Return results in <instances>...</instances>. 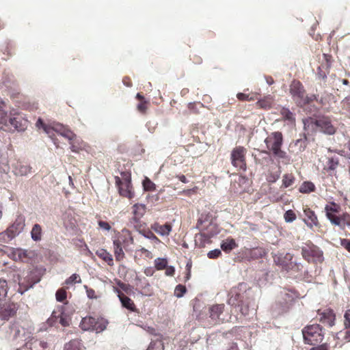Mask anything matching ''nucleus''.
Wrapping results in <instances>:
<instances>
[{
    "label": "nucleus",
    "mask_w": 350,
    "mask_h": 350,
    "mask_svg": "<svg viewBox=\"0 0 350 350\" xmlns=\"http://www.w3.org/2000/svg\"><path fill=\"white\" fill-rule=\"evenodd\" d=\"M267 150L262 152L267 154H272L278 159H281L282 162L288 163L290 159L286 152L282 150L284 142V137L282 132L274 131L271 133L265 139Z\"/></svg>",
    "instance_id": "obj_1"
},
{
    "label": "nucleus",
    "mask_w": 350,
    "mask_h": 350,
    "mask_svg": "<svg viewBox=\"0 0 350 350\" xmlns=\"http://www.w3.org/2000/svg\"><path fill=\"white\" fill-rule=\"evenodd\" d=\"M340 208V205L334 202H330L324 208L325 215L332 225L345 230L346 227L350 228V214L347 212L339 214Z\"/></svg>",
    "instance_id": "obj_2"
},
{
    "label": "nucleus",
    "mask_w": 350,
    "mask_h": 350,
    "mask_svg": "<svg viewBox=\"0 0 350 350\" xmlns=\"http://www.w3.org/2000/svg\"><path fill=\"white\" fill-rule=\"evenodd\" d=\"M304 341L306 344L315 345L322 342L324 338L323 327L319 324L309 325L302 329Z\"/></svg>",
    "instance_id": "obj_3"
},
{
    "label": "nucleus",
    "mask_w": 350,
    "mask_h": 350,
    "mask_svg": "<svg viewBox=\"0 0 350 350\" xmlns=\"http://www.w3.org/2000/svg\"><path fill=\"white\" fill-rule=\"evenodd\" d=\"M6 124L4 128H0V129L8 131L14 128V130L18 131H24L28 126V121L21 113L11 110L9 116H7Z\"/></svg>",
    "instance_id": "obj_4"
},
{
    "label": "nucleus",
    "mask_w": 350,
    "mask_h": 350,
    "mask_svg": "<svg viewBox=\"0 0 350 350\" xmlns=\"http://www.w3.org/2000/svg\"><path fill=\"white\" fill-rule=\"evenodd\" d=\"M301 255L308 262L318 263L323 261V252L312 243L302 247Z\"/></svg>",
    "instance_id": "obj_5"
},
{
    "label": "nucleus",
    "mask_w": 350,
    "mask_h": 350,
    "mask_svg": "<svg viewBox=\"0 0 350 350\" xmlns=\"http://www.w3.org/2000/svg\"><path fill=\"white\" fill-rule=\"evenodd\" d=\"M289 90L293 100L297 106L303 107L306 105V90L299 80L294 79L292 81Z\"/></svg>",
    "instance_id": "obj_6"
},
{
    "label": "nucleus",
    "mask_w": 350,
    "mask_h": 350,
    "mask_svg": "<svg viewBox=\"0 0 350 350\" xmlns=\"http://www.w3.org/2000/svg\"><path fill=\"white\" fill-rule=\"evenodd\" d=\"M246 153L247 150L243 146H239L234 148L230 153L232 165L239 170L245 171L247 169Z\"/></svg>",
    "instance_id": "obj_7"
},
{
    "label": "nucleus",
    "mask_w": 350,
    "mask_h": 350,
    "mask_svg": "<svg viewBox=\"0 0 350 350\" xmlns=\"http://www.w3.org/2000/svg\"><path fill=\"white\" fill-rule=\"evenodd\" d=\"M225 305L215 304L209 308V318L207 319V322H204V327H210L221 323H224L225 321V316L224 314Z\"/></svg>",
    "instance_id": "obj_8"
},
{
    "label": "nucleus",
    "mask_w": 350,
    "mask_h": 350,
    "mask_svg": "<svg viewBox=\"0 0 350 350\" xmlns=\"http://www.w3.org/2000/svg\"><path fill=\"white\" fill-rule=\"evenodd\" d=\"M80 327L83 330H94L100 332L106 328L107 322L103 318L96 319L89 316L82 319Z\"/></svg>",
    "instance_id": "obj_9"
},
{
    "label": "nucleus",
    "mask_w": 350,
    "mask_h": 350,
    "mask_svg": "<svg viewBox=\"0 0 350 350\" xmlns=\"http://www.w3.org/2000/svg\"><path fill=\"white\" fill-rule=\"evenodd\" d=\"M293 256L291 253L278 254L273 256V261L275 265L281 267L284 270L289 271L295 270L298 271L300 265L293 261Z\"/></svg>",
    "instance_id": "obj_10"
},
{
    "label": "nucleus",
    "mask_w": 350,
    "mask_h": 350,
    "mask_svg": "<svg viewBox=\"0 0 350 350\" xmlns=\"http://www.w3.org/2000/svg\"><path fill=\"white\" fill-rule=\"evenodd\" d=\"M19 306L11 300L0 301V319L8 321L16 315Z\"/></svg>",
    "instance_id": "obj_11"
},
{
    "label": "nucleus",
    "mask_w": 350,
    "mask_h": 350,
    "mask_svg": "<svg viewBox=\"0 0 350 350\" xmlns=\"http://www.w3.org/2000/svg\"><path fill=\"white\" fill-rule=\"evenodd\" d=\"M208 218V216H206L203 219V216H202L198 219L196 227L201 232H204L205 234L213 238L219 233V230L217 224L209 220Z\"/></svg>",
    "instance_id": "obj_12"
},
{
    "label": "nucleus",
    "mask_w": 350,
    "mask_h": 350,
    "mask_svg": "<svg viewBox=\"0 0 350 350\" xmlns=\"http://www.w3.org/2000/svg\"><path fill=\"white\" fill-rule=\"evenodd\" d=\"M115 180L120 196L129 199L134 198L135 193L133 190L131 178L129 177L121 179L120 177L116 176Z\"/></svg>",
    "instance_id": "obj_13"
},
{
    "label": "nucleus",
    "mask_w": 350,
    "mask_h": 350,
    "mask_svg": "<svg viewBox=\"0 0 350 350\" xmlns=\"http://www.w3.org/2000/svg\"><path fill=\"white\" fill-rule=\"evenodd\" d=\"M63 306L59 307L57 310L53 312L51 317L49 319V321L51 324L59 323L63 327H67L69 325L70 322V318L68 315L63 312Z\"/></svg>",
    "instance_id": "obj_14"
},
{
    "label": "nucleus",
    "mask_w": 350,
    "mask_h": 350,
    "mask_svg": "<svg viewBox=\"0 0 350 350\" xmlns=\"http://www.w3.org/2000/svg\"><path fill=\"white\" fill-rule=\"evenodd\" d=\"M315 125L319 127L323 133L332 135L335 133V127L332 125L329 117L323 116L314 121Z\"/></svg>",
    "instance_id": "obj_15"
},
{
    "label": "nucleus",
    "mask_w": 350,
    "mask_h": 350,
    "mask_svg": "<svg viewBox=\"0 0 350 350\" xmlns=\"http://www.w3.org/2000/svg\"><path fill=\"white\" fill-rule=\"evenodd\" d=\"M136 289L139 293L144 296H150L153 293L152 288L146 278H135Z\"/></svg>",
    "instance_id": "obj_16"
},
{
    "label": "nucleus",
    "mask_w": 350,
    "mask_h": 350,
    "mask_svg": "<svg viewBox=\"0 0 350 350\" xmlns=\"http://www.w3.org/2000/svg\"><path fill=\"white\" fill-rule=\"evenodd\" d=\"M25 221L23 216H18L14 222L7 228V232L9 234L10 238H14L24 229Z\"/></svg>",
    "instance_id": "obj_17"
},
{
    "label": "nucleus",
    "mask_w": 350,
    "mask_h": 350,
    "mask_svg": "<svg viewBox=\"0 0 350 350\" xmlns=\"http://www.w3.org/2000/svg\"><path fill=\"white\" fill-rule=\"evenodd\" d=\"M113 291L118 295L122 307L131 312L137 311L136 306L131 298L124 295L118 287L113 286Z\"/></svg>",
    "instance_id": "obj_18"
},
{
    "label": "nucleus",
    "mask_w": 350,
    "mask_h": 350,
    "mask_svg": "<svg viewBox=\"0 0 350 350\" xmlns=\"http://www.w3.org/2000/svg\"><path fill=\"white\" fill-rule=\"evenodd\" d=\"M317 313L319 316V321L323 324L327 325L329 327H332L334 325L336 315L333 310L327 308L322 312L321 310H319Z\"/></svg>",
    "instance_id": "obj_19"
},
{
    "label": "nucleus",
    "mask_w": 350,
    "mask_h": 350,
    "mask_svg": "<svg viewBox=\"0 0 350 350\" xmlns=\"http://www.w3.org/2000/svg\"><path fill=\"white\" fill-rule=\"evenodd\" d=\"M146 212V206L143 204H135L132 206V213L133 215L131 219V222L134 224H138L141 218Z\"/></svg>",
    "instance_id": "obj_20"
},
{
    "label": "nucleus",
    "mask_w": 350,
    "mask_h": 350,
    "mask_svg": "<svg viewBox=\"0 0 350 350\" xmlns=\"http://www.w3.org/2000/svg\"><path fill=\"white\" fill-rule=\"evenodd\" d=\"M31 254L32 252L21 248L13 249L11 252V255L14 260L22 262H28L31 258L30 255Z\"/></svg>",
    "instance_id": "obj_21"
},
{
    "label": "nucleus",
    "mask_w": 350,
    "mask_h": 350,
    "mask_svg": "<svg viewBox=\"0 0 350 350\" xmlns=\"http://www.w3.org/2000/svg\"><path fill=\"white\" fill-rule=\"evenodd\" d=\"M304 213L306 217V219H304V221L308 227L312 228L313 226H319V222L314 211L308 207H306L304 208Z\"/></svg>",
    "instance_id": "obj_22"
},
{
    "label": "nucleus",
    "mask_w": 350,
    "mask_h": 350,
    "mask_svg": "<svg viewBox=\"0 0 350 350\" xmlns=\"http://www.w3.org/2000/svg\"><path fill=\"white\" fill-rule=\"evenodd\" d=\"M151 229L161 236H168L172 231V226L168 222L163 225L155 222L151 225Z\"/></svg>",
    "instance_id": "obj_23"
},
{
    "label": "nucleus",
    "mask_w": 350,
    "mask_h": 350,
    "mask_svg": "<svg viewBox=\"0 0 350 350\" xmlns=\"http://www.w3.org/2000/svg\"><path fill=\"white\" fill-rule=\"evenodd\" d=\"M243 295L237 288H232L230 293V297L228 300V304L232 306H240L243 304Z\"/></svg>",
    "instance_id": "obj_24"
},
{
    "label": "nucleus",
    "mask_w": 350,
    "mask_h": 350,
    "mask_svg": "<svg viewBox=\"0 0 350 350\" xmlns=\"http://www.w3.org/2000/svg\"><path fill=\"white\" fill-rule=\"evenodd\" d=\"M211 237L204 234V232H200L195 236V245L199 248H204L206 245L212 243Z\"/></svg>",
    "instance_id": "obj_25"
},
{
    "label": "nucleus",
    "mask_w": 350,
    "mask_h": 350,
    "mask_svg": "<svg viewBox=\"0 0 350 350\" xmlns=\"http://www.w3.org/2000/svg\"><path fill=\"white\" fill-rule=\"evenodd\" d=\"M96 254L108 265L113 266V259L112 255L103 248L98 249L96 252Z\"/></svg>",
    "instance_id": "obj_26"
},
{
    "label": "nucleus",
    "mask_w": 350,
    "mask_h": 350,
    "mask_svg": "<svg viewBox=\"0 0 350 350\" xmlns=\"http://www.w3.org/2000/svg\"><path fill=\"white\" fill-rule=\"evenodd\" d=\"M238 245L235 240L231 237H228L224 240L221 243V250L226 253H230L232 250L237 247Z\"/></svg>",
    "instance_id": "obj_27"
},
{
    "label": "nucleus",
    "mask_w": 350,
    "mask_h": 350,
    "mask_svg": "<svg viewBox=\"0 0 350 350\" xmlns=\"http://www.w3.org/2000/svg\"><path fill=\"white\" fill-rule=\"evenodd\" d=\"M136 98L139 100L137 105V109L142 114H146L148 109L149 101L145 100L144 96L141 93H137Z\"/></svg>",
    "instance_id": "obj_28"
},
{
    "label": "nucleus",
    "mask_w": 350,
    "mask_h": 350,
    "mask_svg": "<svg viewBox=\"0 0 350 350\" xmlns=\"http://www.w3.org/2000/svg\"><path fill=\"white\" fill-rule=\"evenodd\" d=\"M5 102L0 98V128H4L7 125L8 113L5 109Z\"/></svg>",
    "instance_id": "obj_29"
},
{
    "label": "nucleus",
    "mask_w": 350,
    "mask_h": 350,
    "mask_svg": "<svg viewBox=\"0 0 350 350\" xmlns=\"http://www.w3.org/2000/svg\"><path fill=\"white\" fill-rule=\"evenodd\" d=\"M31 237L34 241H40L42 237V228L38 224H36L33 226L31 230Z\"/></svg>",
    "instance_id": "obj_30"
},
{
    "label": "nucleus",
    "mask_w": 350,
    "mask_h": 350,
    "mask_svg": "<svg viewBox=\"0 0 350 350\" xmlns=\"http://www.w3.org/2000/svg\"><path fill=\"white\" fill-rule=\"evenodd\" d=\"M273 104V98L271 96H265L262 99L258 100L256 105L260 109H269Z\"/></svg>",
    "instance_id": "obj_31"
},
{
    "label": "nucleus",
    "mask_w": 350,
    "mask_h": 350,
    "mask_svg": "<svg viewBox=\"0 0 350 350\" xmlns=\"http://www.w3.org/2000/svg\"><path fill=\"white\" fill-rule=\"evenodd\" d=\"M31 167L27 165L18 163L14 170V172L16 176H26L31 172Z\"/></svg>",
    "instance_id": "obj_32"
},
{
    "label": "nucleus",
    "mask_w": 350,
    "mask_h": 350,
    "mask_svg": "<svg viewBox=\"0 0 350 350\" xmlns=\"http://www.w3.org/2000/svg\"><path fill=\"white\" fill-rule=\"evenodd\" d=\"M64 350H83L81 340L78 339L70 340L65 345Z\"/></svg>",
    "instance_id": "obj_33"
},
{
    "label": "nucleus",
    "mask_w": 350,
    "mask_h": 350,
    "mask_svg": "<svg viewBox=\"0 0 350 350\" xmlns=\"http://www.w3.org/2000/svg\"><path fill=\"white\" fill-rule=\"evenodd\" d=\"M316 190V187L313 183L310 181H304L300 186L299 191L302 193H310Z\"/></svg>",
    "instance_id": "obj_34"
},
{
    "label": "nucleus",
    "mask_w": 350,
    "mask_h": 350,
    "mask_svg": "<svg viewBox=\"0 0 350 350\" xmlns=\"http://www.w3.org/2000/svg\"><path fill=\"white\" fill-rule=\"evenodd\" d=\"M334 62L333 57L332 55L323 53V57L321 61V66L324 68V70H330L332 63Z\"/></svg>",
    "instance_id": "obj_35"
},
{
    "label": "nucleus",
    "mask_w": 350,
    "mask_h": 350,
    "mask_svg": "<svg viewBox=\"0 0 350 350\" xmlns=\"http://www.w3.org/2000/svg\"><path fill=\"white\" fill-rule=\"evenodd\" d=\"M70 150L73 152L79 153L83 149V142L82 140L77 139V137L72 141H70Z\"/></svg>",
    "instance_id": "obj_36"
},
{
    "label": "nucleus",
    "mask_w": 350,
    "mask_h": 350,
    "mask_svg": "<svg viewBox=\"0 0 350 350\" xmlns=\"http://www.w3.org/2000/svg\"><path fill=\"white\" fill-rule=\"evenodd\" d=\"M280 114L283 120H287L291 123L295 122L294 114L288 108L282 107L280 110Z\"/></svg>",
    "instance_id": "obj_37"
},
{
    "label": "nucleus",
    "mask_w": 350,
    "mask_h": 350,
    "mask_svg": "<svg viewBox=\"0 0 350 350\" xmlns=\"http://www.w3.org/2000/svg\"><path fill=\"white\" fill-rule=\"evenodd\" d=\"M294 146L297 148V153L304 152L307 147V137L306 135H304L303 137L297 139L294 143Z\"/></svg>",
    "instance_id": "obj_38"
},
{
    "label": "nucleus",
    "mask_w": 350,
    "mask_h": 350,
    "mask_svg": "<svg viewBox=\"0 0 350 350\" xmlns=\"http://www.w3.org/2000/svg\"><path fill=\"white\" fill-rule=\"evenodd\" d=\"M237 98L241 101H252L258 99V94L256 93L245 94V93H238Z\"/></svg>",
    "instance_id": "obj_39"
},
{
    "label": "nucleus",
    "mask_w": 350,
    "mask_h": 350,
    "mask_svg": "<svg viewBox=\"0 0 350 350\" xmlns=\"http://www.w3.org/2000/svg\"><path fill=\"white\" fill-rule=\"evenodd\" d=\"M56 300L59 302H62L64 304H67V292L64 288H59L55 293Z\"/></svg>",
    "instance_id": "obj_40"
},
{
    "label": "nucleus",
    "mask_w": 350,
    "mask_h": 350,
    "mask_svg": "<svg viewBox=\"0 0 350 350\" xmlns=\"http://www.w3.org/2000/svg\"><path fill=\"white\" fill-rule=\"evenodd\" d=\"M8 289L7 281L4 279H0V301L6 297Z\"/></svg>",
    "instance_id": "obj_41"
},
{
    "label": "nucleus",
    "mask_w": 350,
    "mask_h": 350,
    "mask_svg": "<svg viewBox=\"0 0 350 350\" xmlns=\"http://www.w3.org/2000/svg\"><path fill=\"white\" fill-rule=\"evenodd\" d=\"M146 350H164L163 342L161 339L152 340Z\"/></svg>",
    "instance_id": "obj_42"
},
{
    "label": "nucleus",
    "mask_w": 350,
    "mask_h": 350,
    "mask_svg": "<svg viewBox=\"0 0 350 350\" xmlns=\"http://www.w3.org/2000/svg\"><path fill=\"white\" fill-rule=\"evenodd\" d=\"M250 254L253 258H262L267 254V252L263 247H258L251 250Z\"/></svg>",
    "instance_id": "obj_43"
},
{
    "label": "nucleus",
    "mask_w": 350,
    "mask_h": 350,
    "mask_svg": "<svg viewBox=\"0 0 350 350\" xmlns=\"http://www.w3.org/2000/svg\"><path fill=\"white\" fill-rule=\"evenodd\" d=\"M157 270H163L167 266V260L163 258H157L154 261Z\"/></svg>",
    "instance_id": "obj_44"
},
{
    "label": "nucleus",
    "mask_w": 350,
    "mask_h": 350,
    "mask_svg": "<svg viewBox=\"0 0 350 350\" xmlns=\"http://www.w3.org/2000/svg\"><path fill=\"white\" fill-rule=\"evenodd\" d=\"M295 181V177L292 174H286L283 176L282 185L287 188L291 186Z\"/></svg>",
    "instance_id": "obj_45"
},
{
    "label": "nucleus",
    "mask_w": 350,
    "mask_h": 350,
    "mask_svg": "<svg viewBox=\"0 0 350 350\" xmlns=\"http://www.w3.org/2000/svg\"><path fill=\"white\" fill-rule=\"evenodd\" d=\"M81 279L79 276V275L77 273H73L72 275H70L69 278H68L65 280V284L67 286L73 285L76 283H81Z\"/></svg>",
    "instance_id": "obj_46"
},
{
    "label": "nucleus",
    "mask_w": 350,
    "mask_h": 350,
    "mask_svg": "<svg viewBox=\"0 0 350 350\" xmlns=\"http://www.w3.org/2000/svg\"><path fill=\"white\" fill-rule=\"evenodd\" d=\"M204 107V105L200 102H194L188 104L189 109L194 113H198L199 109Z\"/></svg>",
    "instance_id": "obj_47"
},
{
    "label": "nucleus",
    "mask_w": 350,
    "mask_h": 350,
    "mask_svg": "<svg viewBox=\"0 0 350 350\" xmlns=\"http://www.w3.org/2000/svg\"><path fill=\"white\" fill-rule=\"evenodd\" d=\"M36 125L38 128H42L43 130L44 131V132L48 134L49 136H51V126L50 125H47L46 124L41 118H39L36 123Z\"/></svg>",
    "instance_id": "obj_48"
},
{
    "label": "nucleus",
    "mask_w": 350,
    "mask_h": 350,
    "mask_svg": "<svg viewBox=\"0 0 350 350\" xmlns=\"http://www.w3.org/2000/svg\"><path fill=\"white\" fill-rule=\"evenodd\" d=\"M113 253L116 258V260L118 262L122 261L125 257V254L122 247L113 248Z\"/></svg>",
    "instance_id": "obj_49"
},
{
    "label": "nucleus",
    "mask_w": 350,
    "mask_h": 350,
    "mask_svg": "<svg viewBox=\"0 0 350 350\" xmlns=\"http://www.w3.org/2000/svg\"><path fill=\"white\" fill-rule=\"evenodd\" d=\"M65 127L66 126H64V125L58 123L54 124L53 126H51V136L49 137L53 138V136L54 135V132L61 135Z\"/></svg>",
    "instance_id": "obj_50"
},
{
    "label": "nucleus",
    "mask_w": 350,
    "mask_h": 350,
    "mask_svg": "<svg viewBox=\"0 0 350 350\" xmlns=\"http://www.w3.org/2000/svg\"><path fill=\"white\" fill-rule=\"evenodd\" d=\"M61 135L68 139L69 142L74 140L76 138V135L67 127L64 128Z\"/></svg>",
    "instance_id": "obj_51"
},
{
    "label": "nucleus",
    "mask_w": 350,
    "mask_h": 350,
    "mask_svg": "<svg viewBox=\"0 0 350 350\" xmlns=\"http://www.w3.org/2000/svg\"><path fill=\"white\" fill-rule=\"evenodd\" d=\"M280 178V172H269L267 174L266 179L270 183H273L276 182L277 180Z\"/></svg>",
    "instance_id": "obj_52"
},
{
    "label": "nucleus",
    "mask_w": 350,
    "mask_h": 350,
    "mask_svg": "<svg viewBox=\"0 0 350 350\" xmlns=\"http://www.w3.org/2000/svg\"><path fill=\"white\" fill-rule=\"evenodd\" d=\"M284 218L286 222H293L297 218L295 213L292 210H288L284 215Z\"/></svg>",
    "instance_id": "obj_53"
},
{
    "label": "nucleus",
    "mask_w": 350,
    "mask_h": 350,
    "mask_svg": "<svg viewBox=\"0 0 350 350\" xmlns=\"http://www.w3.org/2000/svg\"><path fill=\"white\" fill-rule=\"evenodd\" d=\"M186 287L183 285L178 284L176 286L174 293L177 297H181L186 293Z\"/></svg>",
    "instance_id": "obj_54"
},
{
    "label": "nucleus",
    "mask_w": 350,
    "mask_h": 350,
    "mask_svg": "<svg viewBox=\"0 0 350 350\" xmlns=\"http://www.w3.org/2000/svg\"><path fill=\"white\" fill-rule=\"evenodd\" d=\"M116 284L119 286V288L121 290H122V291L125 292L127 294L130 293L131 291V286L129 284H125L120 280H117Z\"/></svg>",
    "instance_id": "obj_55"
},
{
    "label": "nucleus",
    "mask_w": 350,
    "mask_h": 350,
    "mask_svg": "<svg viewBox=\"0 0 350 350\" xmlns=\"http://www.w3.org/2000/svg\"><path fill=\"white\" fill-rule=\"evenodd\" d=\"M342 109L347 112L350 113V96H347L341 102Z\"/></svg>",
    "instance_id": "obj_56"
},
{
    "label": "nucleus",
    "mask_w": 350,
    "mask_h": 350,
    "mask_svg": "<svg viewBox=\"0 0 350 350\" xmlns=\"http://www.w3.org/2000/svg\"><path fill=\"white\" fill-rule=\"evenodd\" d=\"M329 72V70H324L322 66H319L317 68V75L320 79H325L327 77V74Z\"/></svg>",
    "instance_id": "obj_57"
},
{
    "label": "nucleus",
    "mask_w": 350,
    "mask_h": 350,
    "mask_svg": "<svg viewBox=\"0 0 350 350\" xmlns=\"http://www.w3.org/2000/svg\"><path fill=\"white\" fill-rule=\"evenodd\" d=\"M344 326L346 329L350 328V309H348L345 312Z\"/></svg>",
    "instance_id": "obj_58"
},
{
    "label": "nucleus",
    "mask_w": 350,
    "mask_h": 350,
    "mask_svg": "<svg viewBox=\"0 0 350 350\" xmlns=\"http://www.w3.org/2000/svg\"><path fill=\"white\" fill-rule=\"evenodd\" d=\"M221 255V252L219 249H215L210 251L207 254V256L211 259H215L219 257Z\"/></svg>",
    "instance_id": "obj_59"
},
{
    "label": "nucleus",
    "mask_w": 350,
    "mask_h": 350,
    "mask_svg": "<svg viewBox=\"0 0 350 350\" xmlns=\"http://www.w3.org/2000/svg\"><path fill=\"white\" fill-rule=\"evenodd\" d=\"M144 187L146 191H153L155 189V185L149 179L144 182Z\"/></svg>",
    "instance_id": "obj_60"
},
{
    "label": "nucleus",
    "mask_w": 350,
    "mask_h": 350,
    "mask_svg": "<svg viewBox=\"0 0 350 350\" xmlns=\"http://www.w3.org/2000/svg\"><path fill=\"white\" fill-rule=\"evenodd\" d=\"M84 288L86 290L87 296L90 299H97V295H96V292L93 288H89L88 286L85 285Z\"/></svg>",
    "instance_id": "obj_61"
},
{
    "label": "nucleus",
    "mask_w": 350,
    "mask_h": 350,
    "mask_svg": "<svg viewBox=\"0 0 350 350\" xmlns=\"http://www.w3.org/2000/svg\"><path fill=\"white\" fill-rule=\"evenodd\" d=\"M13 238L9 237V234L7 232V230L0 233V242L8 243Z\"/></svg>",
    "instance_id": "obj_62"
},
{
    "label": "nucleus",
    "mask_w": 350,
    "mask_h": 350,
    "mask_svg": "<svg viewBox=\"0 0 350 350\" xmlns=\"http://www.w3.org/2000/svg\"><path fill=\"white\" fill-rule=\"evenodd\" d=\"M338 165V161L337 160H335L333 158H331L328 160L327 162V167L328 169L330 170H334Z\"/></svg>",
    "instance_id": "obj_63"
},
{
    "label": "nucleus",
    "mask_w": 350,
    "mask_h": 350,
    "mask_svg": "<svg viewBox=\"0 0 350 350\" xmlns=\"http://www.w3.org/2000/svg\"><path fill=\"white\" fill-rule=\"evenodd\" d=\"M125 241V239L118 237L113 241V248L122 247V244Z\"/></svg>",
    "instance_id": "obj_64"
}]
</instances>
